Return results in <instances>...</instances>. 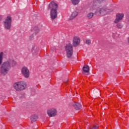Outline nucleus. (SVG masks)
<instances>
[{
    "mask_svg": "<svg viewBox=\"0 0 129 129\" xmlns=\"http://www.w3.org/2000/svg\"><path fill=\"white\" fill-rule=\"evenodd\" d=\"M17 66V61L12 58H9L6 61L3 62L0 68V73L4 76L7 75L12 69V67Z\"/></svg>",
    "mask_w": 129,
    "mask_h": 129,
    "instance_id": "f03ea898",
    "label": "nucleus"
},
{
    "mask_svg": "<svg viewBox=\"0 0 129 129\" xmlns=\"http://www.w3.org/2000/svg\"><path fill=\"white\" fill-rule=\"evenodd\" d=\"M4 52H0V65L3 64V60L4 59Z\"/></svg>",
    "mask_w": 129,
    "mask_h": 129,
    "instance_id": "dca6fc26",
    "label": "nucleus"
},
{
    "mask_svg": "<svg viewBox=\"0 0 129 129\" xmlns=\"http://www.w3.org/2000/svg\"><path fill=\"white\" fill-rule=\"evenodd\" d=\"M4 28L6 30H10L12 28V17L8 16L5 21H4Z\"/></svg>",
    "mask_w": 129,
    "mask_h": 129,
    "instance_id": "423d86ee",
    "label": "nucleus"
},
{
    "mask_svg": "<svg viewBox=\"0 0 129 129\" xmlns=\"http://www.w3.org/2000/svg\"><path fill=\"white\" fill-rule=\"evenodd\" d=\"M48 8H50L51 9L50 11V18L51 20H55L57 19L58 16V5L55 3V2H51L48 5Z\"/></svg>",
    "mask_w": 129,
    "mask_h": 129,
    "instance_id": "7ed1b4c3",
    "label": "nucleus"
},
{
    "mask_svg": "<svg viewBox=\"0 0 129 129\" xmlns=\"http://www.w3.org/2000/svg\"><path fill=\"white\" fill-rule=\"evenodd\" d=\"M37 52V49L36 48H33L32 49V53H35V51Z\"/></svg>",
    "mask_w": 129,
    "mask_h": 129,
    "instance_id": "4be33fe9",
    "label": "nucleus"
},
{
    "mask_svg": "<svg viewBox=\"0 0 129 129\" xmlns=\"http://www.w3.org/2000/svg\"><path fill=\"white\" fill-rule=\"evenodd\" d=\"M126 19H127V21L129 22V15H127V16H126Z\"/></svg>",
    "mask_w": 129,
    "mask_h": 129,
    "instance_id": "b1692460",
    "label": "nucleus"
},
{
    "mask_svg": "<svg viewBox=\"0 0 129 129\" xmlns=\"http://www.w3.org/2000/svg\"><path fill=\"white\" fill-rule=\"evenodd\" d=\"M34 35H31L30 36V39H34Z\"/></svg>",
    "mask_w": 129,
    "mask_h": 129,
    "instance_id": "5701e85b",
    "label": "nucleus"
},
{
    "mask_svg": "<svg viewBox=\"0 0 129 129\" xmlns=\"http://www.w3.org/2000/svg\"><path fill=\"white\" fill-rule=\"evenodd\" d=\"M57 109L54 108H51L47 110V114L49 117H54L57 115Z\"/></svg>",
    "mask_w": 129,
    "mask_h": 129,
    "instance_id": "0eeeda50",
    "label": "nucleus"
},
{
    "mask_svg": "<svg viewBox=\"0 0 129 129\" xmlns=\"http://www.w3.org/2000/svg\"><path fill=\"white\" fill-rule=\"evenodd\" d=\"M89 129H98V127L97 126H91Z\"/></svg>",
    "mask_w": 129,
    "mask_h": 129,
    "instance_id": "412c9836",
    "label": "nucleus"
},
{
    "mask_svg": "<svg viewBox=\"0 0 129 129\" xmlns=\"http://www.w3.org/2000/svg\"><path fill=\"white\" fill-rule=\"evenodd\" d=\"M73 106L76 110H79V109H81V105L79 103H73Z\"/></svg>",
    "mask_w": 129,
    "mask_h": 129,
    "instance_id": "f8f14e48",
    "label": "nucleus"
},
{
    "mask_svg": "<svg viewBox=\"0 0 129 129\" xmlns=\"http://www.w3.org/2000/svg\"><path fill=\"white\" fill-rule=\"evenodd\" d=\"M122 18H123V14L122 13H118L116 14V18L114 21L115 24H117V23H119L120 21L122 20Z\"/></svg>",
    "mask_w": 129,
    "mask_h": 129,
    "instance_id": "9d476101",
    "label": "nucleus"
},
{
    "mask_svg": "<svg viewBox=\"0 0 129 129\" xmlns=\"http://www.w3.org/2000/svg\"><path fill=\"white\" fill-rule=\"evenodd\" d=\"M93 15H94L93 13H90L87 14V18L89 20L90 19H92V18H93Z\"/></svg>",
    "mask_w": 129,
    "mask_h": 129,
    "instance_id": "a211bd4d",
    "label": "nucleus"
},
{
    "mask_svg": "<svg viewBox=\"0 0 129 129\" xmlns=\"http://www.w3.org/2000/svg\"><path fill=\"white\" fill-rule=\"evenodd\" d=\"M3 17L0 15V21H2Z\"/></svg>",
    "mask_w": 129,
    "mask_h": 129,
    "instance_id": "393cba45",
    "label": "nucleus"
},
{
    "mask_svg": "<svg viewBox=\"0 0 129 129\" xmlns=\"http://www.w3.org/2000/svg\"><path fill=\"white\" fill-rule=\"evenodd\" d=\"M38 119V115H33L31 117V120L32 121H36Z\"/></svg>",
    "mask_w": 129,
    "mask_h": 129,
    "instance_id": "f3484780",
    "label": "nucleus"
},
{
    "mask_svg": "<svg viewBox=\"0 0 129 129\" xmlns=\"http://www.w3.org/2000/svg\"><path fill=\"white\" fill-rule=\"evenodd\" d=\"M89 66H87V65H85L83 67V71L85 73H88V72H89Z\"/></svg>",
    "mask_w": 129,
    "mask_h": 129,
    "instance_id": "4468645a",
    "label": "nucleus"
},
{
    "mask_svg": "<svg viewBox=\"0 0 129 129\" xmlns=\"http://www.w3.org/2000/svg\"><path fill=\"white\" fill-rule=\"evenodd\" d=\"M67 57L70 59L73 55V46L71 43L67 44L65 46Z\"/></svg>",
    "mask_w": 129,
    "mask_h": 129,
    "instance_id": "39448f33",
    "label": "nucleus"
},
{
    "mask_svg": "<svg viewBox=\"0 0 129 129\" xmlns=\"http://www.w3.org/2000/svg\"><path fill=\"white\" fill-rule=\"evenodd\" d=\"M27 87V83L24 81L18 82L14 84V88L17 91H23Z\"/></svg>",
    "mask_w": 129,
    "mask_h": 129,
    "instance_id": "20e7f679",
    "label": "nucleus"
},
{
    "mask_svg": "<svg viewBox=\"0 0 129 129\" xmlns=\"http://www.w3.org/2000/svg\"><path fill=\"white\" fill-rule=\"evenodd\" d=\"M80 44V38L77 36H75L73 39V45L74 47H77Z\"/></svg>",
    "mask_w": 129,
    "mask_h": 129,
    "instance_id": "1a4fd4ad",
    "label": "nucleus"
},
{
    "mask_svg": "<svg viewBox=\"0 0 129 129\" xmlns=\"http://www.w3.org/2000/svg\"><path fill=\"white\" fill-rule=\"evenodd\" d=\"M123 27V25L121 24V23H118L116 25V28L118 29H122V27Z\"/></svg>",
    "mask_w": 129,
    "mask_h": 129,
    "instance_id": "6ab92c4d",
    "label": "nucleus"
},
{
    "mask_svg": "<svg viewBox=\"0 0 129 129\" xmlns=\"http://www.w3.org/2000/svg\"><path fill=\"white\" fill-rule=\"evenodd\" d=\"M103 0H94L93 6H91L88 8V11L92 12L93 11H96V14H99L100 16H105L106 14H108L110 12H111L109 9H107L106 7H102L101 3H102Z\"/></svg>",
    "mask_w": 129,
    "mask_h": 129,
    "instance_id": "f257e3e1",
    "label": "nucleus"
},
{
    "mask_svg": "<svg viewBox=\"0 0 129 129\" xmlns=\"http://www.w3.org/2000/svg\"><path fill=\"white\" fill-rule=\"evenodd\" d=\"M21 73L25 78H29L30 77V70L27 67H24L21 69Z\"/></svg>",
    "mask_w": 129,
    "mask_h": 129,
    "instance_id": "6e6552de",
    "label": "nucleus"
},
{
    "mask_svg": "<svg viewBox=\"0 0 129 129\" xmlns=\"http://www.w3.org/2000/svg\"><path fill=\"white\" fill-rule=\"evenodd\" d=\"M85 43L87 44V45H90V44H91V40L90 39H87Z\"/></svg>",
    "mask_w": 129,
    "mask_h": 129,
    "instance_id": "aec40b11",
    "label": "nucleus"
},
{
    "mask_svg": "<svg viewBox=\"0 0 129 129\" xmlns=\"http://www.w3.org/2000/svg\"><path fill=\"white\" fill-rule=\"evenodd\" d=\"M71 2L74 6H76L80 3V0H71Z\"/></svg>",
    "mask_w": 129,
    "mask_h": 129,
    "instance_id": "2eb2a0df",
    "label": "nucleus"
},
{
    "mask_svg": "<svg viewBox=\"0 0 129 129\" xmlns=\"http://www.w3.org/2000/svg\"><path fill=\"white\" fill-rule=\"evenodd\" d=\"M77 16H78V12L76 11H75L71 15L69 20H74V19H75Z\"/></svg>",
    "mask_w": 129,
    "mask_h": 129,
    "instance_id": "9b49d317",
    "label": "nucleus"
},
{
    "mask_svg": "<svg viewBox=\"0 0 129 129\" xmlns=\"http://www.w3.org/2000/svg\"><path fill=\"white\" fill-rule=\"evenodd\" d=\"M31 31L34 33V35H37L40 32V28L38 27H34L32 28Z\"/></svg>",
    "mask_w": 129,
    "mask_h": 129,
    "instance_id": "ddd939ff",
    "label": "nucleus"
}]
</instances>
